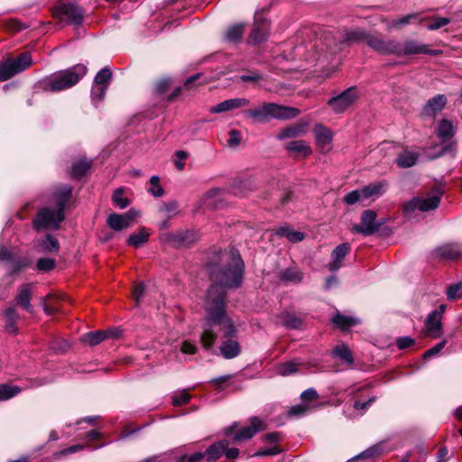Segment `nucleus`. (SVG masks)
Listing matches in <instances>:
<instances>
[{"instance_id": "f257e3e1", "label": "nucleus", "mask_w": 462, "mask_h": 462, "mask_svg": "<svg viewBox=\"0 0 462 462\" xmlns=\"http://www.w3.org/2000/svg\"><path fill=\"white\" fill-rule=\"evenodd\" d=\"M222 267L213 264L210 274L214 284L208 291L203 321L202 341L206 346L212 344L214 327L217 324L228 326L227 334L234 332L231 319L226 315L225 288H236L243 280L244 262L237 250L232 249L220 254Z\"/></svg>"}, {"instance_id": "f03ea898", "label": "nucleus", "mask_w": 462, "mask_h": 462, "mask_svg": "<svg viewBox=\"0 0 462 462\" xmlns=\"http://www.w3.org/2000/svg\"><path fill=\"white\" fill-rule=\"evenodd\" d=\"M71 197V187L60 186L57 188L53 193L55 208L49 207L41 208L32 221L33 227L36 230L57 229L65 218L64 209L69 204Z\"/></svg>"}, {"instance_id": "7ed1b4c3", "label": "nucleus", "mask_w": 462, "mask_h": 462, "mask_svg": "<svg viewBox=\"0 0 462 462\" xmlns=\"http://www.w3.org/2000/svg\"><path fill=\"white\" fill-rule=\"evenodd\" d=\"M87 67L77 64L43 79L40 84L47 91L59 92L76 85L87 73Z\"/></svg>"}, {"instance_id": "20e7f679", "label": "nucleus", "mask_w": 462, "mask_h": 462, "mask_svg": "<svg viewBox=\"0 0 462 462\" xmlns=\"http://www.w3.org/2000/svg\"><path fill=\"white\" fill-rule=\"evenodd\" d=\"M300 110L295 107L281 106L275 103H263L262 106L245 111V115L256 122H267L270 119L287 120L296 117Z\"/></svg>"}, {"instance_id": "39448f33", "label": "nucleus", "mask_w": 462, "mask_h": 462, "mask_svg": "<svg viewBox=\"0 0 462 462\" xmlns=\"http://www.w3.org/2000/svg\"><path fill=\"white\" fill-rule=\"evenodd\" d=\"M231 326H232V328L234 329V332H232L231 334H227L226 332L228 331V326H225L223 324L216 325L213 328L214 336H213V339H212V344L208 346H206L202 341V336H203V331H202L201 335H200V343H201L202 346L205 349L209 350L215 345L216 339L217 337V331L220 329L224 332V337L226 338L219 347L221 355L226 359H231V358L237 356L241 352V346H240V344L236 340L233 339V337H236V329L235 328L232 322H231Z\"/></svg>"}, {"instance_id": "423d86ee", "label": "nucleus", "mask_w": 462, "mask_h": 462, "mask_svg": "<svg viewBox=\"0 0 462 462\" xmlns=\"http://www.w3.org/2000/svg\"><path fill=\"white\" fill-rule=\"evenodd\" d=\"M457 132V127L450 120L442 119L439 121L437 128V136L442 140L443 147L441 151L431 159L441 156L445 153L455 155L457 142L453 139Z\"/></svg>"}, {"instance_id": "0eeeda50", "label": "nucleus", "mask_w": 462, "mask_h": 462, "mask_svg": "<svg viewBox=\"0 0 462 462\" xmlns=\"http://www.w3.org/2000/svg\"><path fill=\"white\" fill-rule=\"evenodd\" d=\"M30 53L23 52L16 59L7 60L0 64V81H5L25 70L32 64Z\"/></svg>"}, {"instance_id": "6e6552de", "label": "nucleus", "mask_w": 462, "mask_h": 462, "mask_svg": "<svg viewBox=\"0 0 462 462\" xmlns=\"http://www.w3.org/2000/svg\"><path fill=\"white\" fill-rule=\"evenodd\" d=\"M357 98V89L355 87H350L340 94L328 99L327 105L334 113L341 114L353 106Z\"/></svg>"}, {"instance_id": "1a4fd4ad", "label": "nucleus", "mask_w": 462, "mask_h": 462, "mask_svg": "<svg viewBox=\"0 0 462 462\" xmlns=\"http://www.w3.org/2000/svg\"><path fill=\"white\" fill-rule=\"evenodd\" d=\"M396 56H409L417 54H429L437 56L441 53L439 50H431L429 45L420 43L419 42L411 39L405 40L403 42H398L396 48Z\"/></svg>"}, {"instance_id": "9d476101", "label": "nucleus", "mask_w": 462, "mask_h": 462, "mask_svg": "<svg viewBox=\"0 0 462 462\" xmlns=\"http://www.w3.org/2000/svg\"><path fill=\"white\" fill-rule=\"evenodd\" d=\"M440 203L439 196L433 195L427 198H414L404 206V213L409 216L416 209L430 211L437 208Z\"/></svg>"}, {"instance_id": "9b49d317", "label": "nucleus", "mask_w": 462, "mask_h": 462, "mask_svg": "<svg viewBox=\"0 0 462 462\" xmlns=\"http://www.w3.org/2000/svg\"><path fill=\"white\" fill-rule=\"evenodd\" d=\"M54 15L60 19H65L67 23L80 24L82 22V11L75 4H61L54 10Z\"/></svg>"}, {"instance_id": "f8f14e48", "label": "nucleus", "mask_w": 462, "mask_h": 462, "mask_svg": "<svg viewBox=\"0 0 462 462\" xmlns=\"http://www.w3.org/2000/svg\"><path fill=\"white\" fill-rule=\"evenodd\" d=\"M368 46L383 55H396L398 41L384 40L380 35L371 34V37L368 38Z\"/></svg>"}, {"instance_id": "ddd939ff", "label": "nucleus", "mask_w": 462, "mask_h": 462, "mask_svg": "<svg viewBox=\"0 0 462 462\" xmlns=\"http://www.w3.org/2000/svg\"><path fill=\"white\" fill-rule=\"evenodd\" d=\"M379 228L376 223V214L373 210H365L361 216V223L355 225L353 230L356 233H360L365 236H369L374 233Z\"/></svg>"}, {"instance_id": "4468645a", "label": "nucleus", "mask_w": 462, "mask_h": 462, "mask_svg": "<svg viewBox=\"0 0 462 462\" xmlns=\"http://www.w3.org/2000/svg\"><path fill=\"white\" fill-rule=\"evenodd\" d=\"M137 212L134 209L128 210L125 214H111L107 217V225L111 229L115 231H121L128 228L131 226V222L137 217Z\"/></svg>"}, {"instance_id": "2eb2a0df", "label": "nucleus", "mask_w": 462, "mask_h": 462, "mask_svg": "<svg viewBox=\"0 0 462 462\" xmlns=\"http://www.w3.org/2000/svg\"><path fill=\"white\" fill-rule=\"evenodd\" d=\"M265 422L258 417H252L249 420V425L245 426L233 437L235 441L246 440L254 437L257 432L265 429Z\"/></svg>"}, {"instance_id": "dca6fc26", "label": "nucleus", "mask_w": 462, "mask_h": 462, "mask_svg": "<svg viewBox=\"0 0 462 462\" xmlns=\"http://www.w3.org/2000/svg\"><path fill=\"white\" fill-rule=\"evenodd\" d=\"M317 145L322 152H328L331 150V143L333 139L332 131L323 125H316L313 129Z\"/></svg>"}, {"instance_id": "f3484780", "label": "nucleus", "mask_w": 462, "mask_h": 462, "mask_svg": "<svg viewBox=\"0 0 462 462\" xmlns=\"http://www.w3.org/2000/svg\"><path fill=\"white\" fill-rule=\"evenodd\" d=\"M315 365L310 362H305L302 359H293L277 365V374L282 376H289L296 374L300 368H310Z\"/></svg>"}, {"instance_id": "a211bd4d", "label": "nucleus", "mask_w": 462, "mask_h": 462, "mask_svg": "<svg viewBox=\"0 0 462 462\" xmlns=\"http://www.w3.org/2000/svg\"><path fill=\"white\" fill-rule=\"evenodd\" d=\"M433 254L438 259L452 261L461 256L462 250L458 244H445L437 247Z\"/></svg>"}, {"instance_id": "6ab92c4d", "label": "nucleus", "mask_w": 462, "mask_h": 462, "mask_svg": "<svg viewBox=\"0 0 462 462\" xmlns=\"http://www.w3.org/2000/svg\"><path fill=\"white\" fill-rule=\"evenodd\" d=\"M165 240L173 246H188L195 241V234L189 230H180L166 234Z\"/></svg>"}, {"instance_id": "aec40b11", "label": "nucleus", "mask_w": 462, "mask_h": 462, "mask_svg": "<svg viewBox=\"0 0 462 462\" xmlns=\"http://www.w3.org/2000/svg\"><path fill=\"white\" fill-rule=\"evenodd\" d=\"M419 157L420 153L415 149L405 148L397 154L394 162L399 168H411L417 163Z\"/></svg>"}, {"instance_id": "412c9836", "label": "nucleus", "mask_w": 462, "mask_h": 462, "mask_svg": "<svg viewBox=\"0 0 462 462\" xmlns=\"http://www.w3.org/2000/svg\"><path fill=\"white\" fill-rule=\"evenodd\" d=\"M350 245L348 243H343L332 251L331 261L328 263V269L331 273L340 269L342 266V261L350 253Z\"/></svg>"}, {"instance_id": "4be33fe9", "label": "nucleus", "mask_w": 462, "mask_h": 462, "mask_svg": "<svg viewBox=\"0 0 462 462\" xmlns=\"http://www.w3.org/2000/svg\"><path fill=\"white\" fill-rule=\"evenodd\" d=\"M269 34L268 23L265 20H260L259 14H255V24L252 30L249 40L251 42L258 43L265 41Z\"/></svg>"}, {"instance_id": "5701e85b", "label": "nucleus", "mask_w": 462, "mask_h": 462, "mask_svg": "<svg viewBox=\"0 0 462 462\" xmlns=\"http://www.w3.org/2000/svg\"><path fill=\"white\" fill-rule=\"evenodd\" d=\"M250 104L249 99L244 97L232 98L225 100L210 108L211 113H223L233 109L247 106Z\"/></svg>"}, {"instance_id": "b1692460", "label": "nucleus", "mask_w": 462, "mask_h": 462, "mask_svg": "<svg viewBox=\"0 0 462 462\" xmlns=\"http://www.w3.org/2000/svg\"><path fill=\"white\" fill-rule=\"evenodd\" d=\"M387 188L388 182L386 180L370 183L362 188L363 197L365 199L378 198L385 193Z\"/></svg>"}, {"instance_id": "393cba45", "label": "nucleus", "mask_w": 462, "mask_h": 462, "mask_svg": "<svg viewBox=\"0 0 462 462\" xmlns=\"http://www.w3.org/2000/svg\"><path fill=\"white\" fill-rule=\"evenodd\" d=\"M120 332L117 329H108L106 331H95L88 333L84 336V340L91 346H95L102 342L105 338L117 337Z\"/></svg>"}, {"instance_id": "a878e982", "label": "nucleus", "mask_w": 462, "mask_h": 462, "mask_svg": "<svg viewBox=\"0 0 462 462\" xmlns=\"http://www.w3.org/2000/svg\"><path fill=\"white\" fill-rule=\"evenodd\" d=\"M425 327L428 335L433 338H438L442 335V319L435 317L432 313L427 316Z\"/></svg>"}, {"instance_id": "bb28decb", "label": "nucleus", "mask_w": 462, "mask_h": 462, "mask_svg": "<svg viewBox=\"0 0 462 462\" xmlns=\"http://www.w3.org/2000/svg\"><path fill=\"white\" fill-rule=\"evenodd\" d=\"M447 104V98L444 95H437L428 100L423 108V113L428 116L440 112Z\"/></svg>"}, {"instance_id": "cd10ccee", "label": "nucleus", "mask_w": 462, "mask_h": 462, "mask_svg": "<svg viewBox=\"0 0 462 462\" xmlns=\"http://www.w3.org/2000/svg\"><path fill=\"white\" fill-rule=\"evenodd\" d=\"M222 190L219 189H212L208 190L200 199L201 206H205L210 209H215L219 207Z\"/></svg>"}, {"instance_id": "c85d7f7f", "label": "nucleus", "mask_w": 462, "mask_h": 462, "mask_svg": "<svg viewBox=\"0 0 462 462\" xmlns=\"http://www.w3.org/2000/svg\"><path fill=\"white\" fill-rule=\"evenodd\" d=\"M31 284H23L16 296L17 304L28 312L32 311L31 305Z\"/></svg>"}, {"instance_id": "c756f323", "label": "nucleus", "mask_w": 462, "mask_h": 462, "mask_svg": "<svg viewBox=\"0 0 462 462\" xmlns=\"http://www.w3.org/2000/svg\"><path fill=\"white\" fill-rule=\"evenodd\" d=\"M305 124H296L293 125H290L280 130L279 133L277 134V138L280 140H284L288 138L300 136L305 134Z\"/></svg>"}, {"instance_id": "7c9ffc66", "label": "nucleus", "mask_w": 462, "mask_h": 462, "mask_svg": "<svg viewBox=\"0 0 462 462\" xmlns=\"http://www.w3.org/2000/svg\"><path fill=\"white\" fill-rule=\"evenodd\" d=\"M227 445L228 444L226 440H220L214 443L213 445L207 448L205 453H203L204 457H207V460L209 462L215 461L216 459L220 457L222 454H224Z\"/></svg>"}, {"instance_id": "2f4dec72", "label": "nucleus", "mask_w": 462, "mask_h": 462, "mask_svg": "<svg viewBox=\"0 0 462 462\" xmlns=\"http://www.w3.org/2000/svg\"><path fill=\"white\" fill-rule=\"evenodd\" d=\"M286 149L289 152L302 155L304 157L309 156L312 152L310 146L303 140H295L288 143L286 144Z\"/></svg>"}, {"instance_id": "473e14b6", "label": "nucleus", "mask_w": 462, "mask_h": 462, "mask_svg": "<svg viewBox=\"0 0 462 462\" xmlns=\"http://www.w3.org/2000/svg\"><path fill=\"white\" fill-rule=\"evenodd\" d=\"M279 277L286 282L299 283L302 281L303 274L297 267H288L281 271Z\"/></svg>"}, {"instance_id": "72a5a7b5", "label": "nucleus", "mask_w": 462, "mask_h": 462, "mask_svg": "<svg viewBox=\"0 0 462 462\" xmlns=\"http://www.w3.org/2000/svg\"><path fill=\"white\" fill-rule=\"evenodd\" d=\"M37 247L42 252L54 253L60 248L59 241L51 235H47L43 239L37 241Z\"/></svg>"}, {"instance_id": "f704fd0d", "label": "nucleus", "mask_w": 462, "mask_h": 462, "mask_svg": "<svg viewBox=\"0 0 462 462\" xmlns=\"http://www.w3.org/2000/svg\"><path fill=\"white\" fill-rule=\"evenodd\" d=\"M150 233L145 228H140L137 232L133 233L127 239V244L134 247H140L148 241Z\"/></svg>"}, {"instance_id": "c9c22d12", "label": "nucleus", "mask_w": 462, "mask_h": 462, "mask_svg": "<svg viewBox=\"0 0 462 462\" xmlns=\"http://www.w3.org/2000/svg\"><path fill=\"white\" fill-rule=\"evenodd\" d=\"M276 235L286 237L290 242L298 243L304 239V234L300 231L290 229L288 226H282L276 230Z\"/></svg>"}, {"instance_id": "e433bc0d", "label": "nucleus", "mask_w": 462, "mask_h": 462, "mask_svg": "<svg viewBox=\"0 0 462 462\" xmlns=\"http://www.w3.org/2000/svg\"><path fill=\"white\" fill-rule=\"evenodd\" d=\"M332 320L337 327L342 329H347L348 328L356 326L359 323L357 319L342 314H337Z\"/></svg>"}, {"instance_id": "4c0bfd02", "label": "nucleus", "mask_w": 462, "mask_h": 462, "mask_svg": "<svg viewBox=\"0 0 462 462\" xmlns=\"http://www.w3.org/2000/svg\"><path fill=\"white\" fill-rule=\"evenodd\" d=\"M333 355L335 356L341 358L347 365H352L354 363L352 352H351L350 348L345 344L337 346L333 349Z\"/></svg>"}, {"instance_id": "58836bf2", "label": "nucleus", "mask_w": 462, "mask_h": 462, "mask_svg": "<svg viewBox=\"0 0 462 462\" xmlns=\"http://www.w3.org/2000/svg\"><path fill=\"white\" fill-rule=\"evenodd\" d=\"M22 392V388L17 385L0 384V401L9 400Z\"/></svg>"}, {"instance_id": "ea45409f", "label": "nucleus", "mask_w": 462, "mask_h": 462, "mask_svg": "<svg viewBox=\"0 0 462 462\" xmlns=\"http://www.w3.org/2000/svg\"><path fill=\"white\" fill-rule=\"evenodd\" d=\"M371 34L365 32L361 29H356L348 32L346 34V40L351 42H365L368 45V38Z\"/></svg>"}, {"instance_id": "a19ab883", "label": "nucleus", "mask_w": 462, "mask_h": 462, "mask_svg": "<svg viewBox=\"0 0 462 462\" xmlns=\"http://www.w3.org/2000/svg\"><path fill=\"white\" fill-rule=\"evenodd\" d=\"M243 32V24H234L226 30L225 39L230 42H236L242 38Z\"/></svg>"}, {"instance_id": "79ce46f5", "label": "nucleus", "mask_w": 462, "mask_h": 462, "mask_svg": "<svg viewBox=\"0 0 462 462\" xmlns=\"http://www.w3.org/2000/svg\"><path fill=\"white\" fill-rule=\"evenodd\" d=\"M91 162L87 160H79L72 165L71 174L74 178L82 177L90 168Z\"/></svg>"}, {"instance_id": "37998d69", "label": "nucleus", "mask_w": 462, "mask_h": 462, "mask_svg": "<svg viewBox=\"0 0 462 462\" xmlns=\"http://www.w3.org/2000/svg\"><path fill=\"white\" fill-rule=\"evenodd\" d=\"M56 300H58V297L52 294H48L44 299H42V304L46 314L51 315L59 311V307L55 302Z\"/></svg>"}, {"instance_id": "c03bdc74", "label": "nucleus", "mask_w": 462, "mask_h": 462, "mask_svg": "<svg viewBox=\"0 0 462 462\" xmlns=\"http://www.w3.org/2000/svg\"><path fill=\"white\" fill-rule=\"evenodd\" d=\"M19 319V315L15 311L14 309L9 308L5 311V319H6V329L10 333H15L16 327L15 324Z\"/></svg>"}, {"instance_id": "a18cd8bd", "label": "nucleus", "mask_w": 462, "mask_h": 462, "mask_svg": "<svg viewBox=\"0 0 462 462\" xmlns=\"http://www.w3.org/2000/svg\"><path fill=\"white\" fill-rule=\"evenodd\" d=\"M160 211L164 213L167 216V217L171 218L179 214V204L176 200L164 202L161 206Z\"/></svg>"}, {"instance_id": "49530a36", "label": "nucleus", "mask_w": 462, "mask_h": 462, "mask_svg": "<svg viewBox=\"0 0 462 462\" xmlns=\"http://www.w3.org/2000/svg\"><path fill=\"white\" fill-rule=\"evenodd\" d=\"M419 18L418 14H409L407 15H404L399 19H394L390 23V28H401L402 26H405L414 21H416Z\"/></svg>"}, {"instance_id": "de8ad7c7", "label": "nucleus", "mask_w": 462, "mask_h": 462, "mask_svg": "<svg viewBox=\"0 0 462 462\" xmlns=\"http://www.w3.org/2000/svg\"><path fill=\"white\" fill-rule=\"evenodd\" d=\"M112 79V72L109 69L104 68L101 70L98 71V73L96 75L94 83L96 85H102L108 88L109 82Z\"/></svg>"}, {"instance_id": "09e8293b", "label": "nucleus", "mask_w": 462, "mask_h": 462, "mask_svg": "<svg viewBox=\"0 0 462 462\" xmlns=\"http://www.w3.org/2000/svg\"><path fill=\"white\" fill-rule=\"evenodd\" d=\"M447 297L449 300L462 299V283L458 282L448 286L447 290Z\"/></svg>"}, {"instance_id": "8fccbe9b", "label": "nucleus", "mask_w": 462, "mask_h": 462, "mask_svg": "<svg viewBox=\"0 0 462 462\" xmlns=\"http://www.w3.org/2000/svg\"><path fill=\"white\" fill-rule=\"evenodd\" d=\"M148 191L154 197L162 196L164 190L160 184V179L158 176H152L150 179V188L148 189Z\"/></svg>"}, {"instance_id": "3c124183", "label": "nucleus", "mask_w": 462, "mask_h": 462, "mask_svg": "<svg viewBox=\"0 0 462 462\" xmlns=\"http://www.w3.org/2000/svg\"><path fill=\"white\" fill-rule=\"evenodd\" d=\"M363 200H365V198L363 197L362 189L347 193L343 199V201L347 205H354L355 203Z\"/></svg>"}, {"instance_id": "603ef678", "label": "nucleus", "mask_w": 462, "mask_h": 462, "mask_svg": "<svg viewBox=\"0 0 462 462\" xmlns=\"http://www.w3.org/2000/svg\"><path fill=\"white\" fill-rule=\"evenodd\" d=\"M190 395L187 390L176 393L172 396V404L174 406H181L189 402Z\"/></svg>"}, {"instance_id": "864d4df0", "label": "nucleus", "mask_w": 462, "mask_h": 462, "mask_svg": "<svg viewBox=\"0 0 462 462\" xmlns=\"http://www.w3.org/2000/svg\"><path fill=\"white\" fill-rule=\"evenodd\" d=\"M56 261L51 258H41L37 262V269L42 272H49L55 268Z\"/></svg>"}, {"instance_id": "5fc2aeb1", "label": "nucleus", "mask_w": 462, "mask_h": 462, "mask_svg": "<svg viewBox=\"0 0 462 462\" xmlns=\"http://www.w3.org/2000/svg\"><path fill=\"white\" fill-rule=\"evenodd\" d=\"M106 89H107V88L106 86L96 85L94 83L92 89H91L92 100L94 102L101 101L105 97Z\"/></svg>"}, {"instance_id": "6e6d98bb", "label": "nucleus", "mask_w": 462, "mask_h": 462, "mask_svg": "<svg viewBox=\"0 0 462 462\" xmlns=\"http://www.w3.org/2000/svg\"><path fill=\"white\" fill-rule=\"evenodd\" d=\"M113 201L120 208H125L129 205V200L127 198L123 196V190L121 189H118L114 192Z\"/></svg>"}, {"instance_id": "4d7b16f0", "label": "nucleus", "mask_w": 462, "mask_h": 462, "mask_svg": "<svg viewBox=\"0 0 462 462\" xmlns=\"http://www.w3.org/2000/svg\"><path fill=\"white\" fill-rule=\"evenodd\" d=\"M318 397H319V394H318L317 391L313 388L307 389L300 395L302 403H305V404H308L309 402L317 400Z\"/></svg>"}, {"instance_id": "13d9d810", "label": "nucleus", "mask_w": 462, "mask_h": 462, "mask_svg": "<svg viewBox=\"0 0 462 462\" xmlns=\"http://www.w3.org/2000/svg\"><path fill=\"white\" fill-rule=\"evenodd\" d=\"M281 452H282L281 448H279L278 446H273V447L264 448L258 450L254 454V456H257V457L274 456V455L280 454Z\"/></svg>"}, {"instance_id": "bf43d9fd", "label": "nucleus", "mask_w": 462, "mask_h": 462, "mask_svg": "<svg viewBox=\"0 0 462 462\" xmlns=\"http://www.w3.org/2000/svg\"><path fill=\"white\" fill-rule=\"evenodd\" d=\"M310 409L309 404L300 403L298 405L292 406L289 411L290 416H302L306 413V411Z\"/></svg>"}, {"instance_id": "052dcab7", "label": "nucleus", "mask_w": 462, "mask_h": 462, "mask_svg": "<svg viewBox=\"0 0 462 462\" xmlns=\"http://www.w3.org/2000/svg\"><path fill=\"white\" fill-rule=\"evenodd\" d=\"M450 23V20L446 17L434 18L433 22L428 25V29L430 31L438 30Z\"/></svg>"}, {"instance_id": "680f3d73", "label": "nucleus", "mask_w": 462, "mask_h": 462, "mask_svg": "<svg viewBox=\"0 0 462 462\" xmlns=\"http://www.w3.org/2000/svg\"><path fill=\"white\" fill-rule=\"evenodd\" d=\"M229 138L227 143L231 147L237 146L241 142V134L236 129H232L228 133Z\"/></svg>"}, {"instance_id": "e2e57ef3", "label": "nucleus", "mask_w": 462, "mask_h": 462, "mask_svg": "<svg viewBox=\"0 0 462 462\" xmlns=\"http://www.w3.org/2000/svg\"><path fill=\"white\" fill-rule=\"evenodd\" d=\"M447 341L443 340L424 353V357H430L439 353L445 346Z\"/></svg>"}, {"instance_id": "0e129e2a", "label": "nucleus", "mask_w": 462, "mask_h": 462, "mask_svg": "<svg viewBox=\"0 0 462 462\" xmlns=\"http://www.w3.org/2000/svg\"><path fill=\"white\" fill-rule=\"evenodd\" d=\"M284 325L291 328H297L301 325V320L295 316L288 315L284 319Z\"/></svg>"}, {"instance_id": "69168bd1", "label": "nucleus", "mask_w": 462, "mask_h": 462, "mask_svg": "<svg viewBox=\"0 0 462 462\" xmlns=\"http://www.w3.org/2000/svg\"><path fill=\"white\" fill-rule=\"evenodd\" d=\"M414 344V340L410 337H402L397 339L396 345L400 349H405Z\"/></svg>"}, {"instance_id": "338daca9", "label": "nucleus", "mask_w": 462, "mask_h": 462, "mask_svg": "<svg viewBox=\"0 0 462 462\" xmlns=\"http://www.w3.org/2000/svg\"><path fill=\"white\" fill-rule=\"evenodd\" d=\"M169 85H170L169 79H161L155 84V87H154L155 91L159 94H162L167 90V88H169Z\"/></svg>"}, {"instance_id": "774afa93", "label": "nucleus", "mask_w": 462, "mask_h": 462, "mask_svg": "<svg viewBox=\"0 0 462 462\" xmlns=\"http://www.w3.org/2000/svg\"><path fill=\"white\" fill-rule=\"evenodd\" d=\"M180 350L184 354L192 355L196 353L197 346L189 341H184L181 345Z\"/></svg>"}]
</instances>
